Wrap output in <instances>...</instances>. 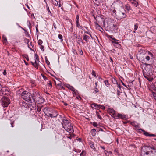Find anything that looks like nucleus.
I'll list each match as a JSON object with an SVG mask.
<instances>
[{
  "mask_svg": "<svg viewBox=\"0 0 156 156\" xmlns=\"http://www.w3.org/2000/svg\"><path fill=\"white\" fill-rule=\"evenodd\" d=\"M46 7H47V10L48 12H49V14H51V12H50V10L49 9V8L48 6V5H47V6H46Z\"/></svg>",
  "mask_w": 156,
  "mask_h": 156,
  "instance_id": "a18cd8bd",
  "label": "nucleus"
},
{
  "mask_svg": "<svg viewBox=\"0 0 156 156\" xmlns=\"http://www.w3.org/2000/svg\"><path fill=\"white\" fill-rule=\"evenodd\" d=\"M24 61L26 65L27 66L28 65V62H26L25 60H24Z\"/></svg>",
  "mask_w": 156,
  "mask_h": 156,
  "instance_id": "bf43d9fd",
  "label": "nucleus"
},
{
  "mask_svg": "<svg viewBox=\"0 0 156 156\" xmlns=\"http://www.w3.org/2000/svg\"><path fill=\"white\" fill-rule=\"evenodd\" d=\"M43 43L42 41L41 40H39L38 41V43L39 45H41Z\"/></svg>",
  "mask_w": 156,
  "mask_h": 156,
  "instance_id": "37998d69",
  "label": "nucleus"
},
{
  "mask_svg": "<svg viewBox=\"0 0 156 156\" xmlns=\"http://www.w3.org/2000/svg\"><path fill=\"white\" fill-rule=\"evenodd\" d=\"M129 1L131 3L133 4L136 7L138 5V3L135 0H129Z\"/></svg>",
  "mask_w": 156,
  "mask_h": 156,
  "instance_id": "a211bd4d",
  "label": "nucleus"
},
{
  "mask_svg": "<svg viewBox=\"0 0 156 156\" xmlns=\"http://www.w3.org/2000/svg\"><path fill=\"white\" fill-rule=\"evenodd\" d=\"M112 12L115 14V15L116 16V15L117 13H116V10L115 9H113L112 11Z\"/></svg>",
  "mask_w": 156,
  "mask_h": 156,
  "instance_id": "603ef678",
  "label": "nucleus"
},
{
  "mask_svg": "<svg viewBox=\"0 0 156 156\" xmlns=\"http://www.w3.org/2000/svg\"><path fill=\"white\" fill-rule=\"evenodd\" d=\"M73 34L74 35L75 37L77 39V37H78V36H77V35L75 34Z\"/></svg>",
  "mask_w": 156,
  "mask_h": 156,
  "instance_id": "e2e57ef3",
  "label": "nucleus"
},
{
  "mask_svg": "<svg viewBox=\"0 0 156 156\" xmlns=\"http://www.w3.org/2000/svg\"><path fill=\"white\" fill-rule=\"evenodd\" d=\"M147 53L148 55L150 56L151 59H152L154 58L153 54L151 52L149 51H148Z\"/></svg>",
  "mask_w": 156,
  "mask_h": 156,
  "instance_id": "4be33fe9",
  "label": "nucleus"
},
{
  "mask_svg": "<svg viewBox=\"0 0 156 156\" xmlns=\"http://www.w3.org/2000/svg\"><path fill=\"white\" fill-rule=\"evenodd\" d=\"M113 27H114V30L115 29V28L116 29V31H117V29H118V27L117 25L116 24H113Z\"/></svg>",
  "mask_w": 156,
  "mask_h": 156,
  "instance_id": "de8ad7c7",
  "label": "nucleus"
},
{
  "mask_svg": "<svg viewBox=\"0 0 156 156\" xmlns=\"http://www.w3.org/2000/svg\"><path fill=\"white\" fill-rule=\"evenodd\" d=\"M45 62L48 65H49L50 64V62L48 59L47 56L45 57Z\"/></svg>",
  "mask_w": 156,
  "mask_h": 156,
  "instance_id": "c756f323",
  "label": "nucleus"
},
{
  "mask_svg": "<svg viewBox=\"0 0 156 156\" xmlns=\"http://www.w3.org/2000/svg\"><path fill=\"white\" fill-rule=\"evenodd\" d=\"M41 76L45 80H47L48 79L43 74H41Z\"/></svg>",
  "mask_w": 156,
  "mask_h": 156,
  "instance_id": "79ce46f5",
  "label": "nucleus"
},
{
  "mask_svg": "<svg viewBox=\"0 0 156 156\" xmlns=\"http://www.w3.org/2000/svg\"><path fill=\"white\" fill-rule=\"evenodd\" d=\"M2 38L3 43L5 44H7L8 43V42L7 41L6 37L5 36V35H3L2 36Z\"/></svg>",
  "mask_w": 156,
  "mask_h": 156,
  "instance_id": "aec40b11",
  "label": "nucleus"
},
{
  "mask_svg": "<svg viewBox=\"0 0 156 156\" xmlns=\"http://www.w3.org/2000/svg\"><path fill=\"white\" fill-rule=\"evenodd\" d=\"M14 122H15L14 121H13L11 122L10 124L11 125V127H13L14 126Z\"/></svg>",
  "mask_w": 156,
  "mask_h": 156,
  "instance_id": "49530a36",
  "label": "nucleus"
},
{
  "mask_svg": "<svg viewBox=\"0 0 156 156\" xmlns=\"http://www.w3.org/2000/svg\"><path fill=\"white\" fill-rule=\"evenodd\" d=\"M104 83H105L106 86L107 87H108V85H109V83L108 81V80H105L104 81Z\"/></svg>",
  "mask_w": 156,
  "mask_h": 156,
  "instance_id": "2f4dec72",
  "label": "nucleus"
},
{
  "mask_svg": "<svg viewBox=\"0 0 156 156\" xmlns=\"http://www.w3.org/2000/svg\"><path fill=\"white\" fill-rule=\"evenodd\" d=\"M107 112L111 116L114 118L116 117L117 115L116 112L112 108H109L107 110Z\"/></svg>",
  "mask_w": 156,
  "mask_h": 156,
  "instance_id": "0eeeda50",
  "label": "nucleus"
},
{
  "mask_svg": "<svg viewBox=\"0 0 156 156\" xmlns=\"http://www.w3.org/2000/svg\"><path fill=\"white\" fill-rule=\"evenodd\" d=\"M98 129H97V131L98 132H99V131H103V130L101 128H98Z\"/></svg>",
  "mask_w": 156,
  "mask_h": 156,
  "instance_id": "09e8293b",
  "label": "nucleus"
},
{
  "mask_svg": "<svg viewBox=\"0 0 156 156\" xmlns=\"http://www.w3.org/2000/svg\"><path fill=\"white\" fill-rule=\"evenodd\" d=\"M39 62L38 61L35 60L34 62H30L31 63L32 65L34 66L36 69H38L39 66Z\"/></svg>",
  "mask_w": 156,
  "mask_h": 156,
  "instance_id": "f8f14e48",
  "label": "nucleus"
},
{
  "mask_svg": "<svg viewBox=\"0 0 156 156\" xmlns=\"http://www.w3.org/2000/svg\"><path fill=\"white\" fill-rule=\"evenodd\" d=\"M85 33H86L87 34H88L89 35H90V37H92V36H91V34H90V33L88 32H85Z\"/></svg>",
  "mask_w": 156,
  "mask_h": 156,
  "instance_id": "13d9d810",
  "label": "nucleus"
},
{
  "mask_svg": "<svg viewBox=\"0 0 156 156\" xmlns=\"http://www.w3.org/2000/svg\"><path fill=\"white\" fill-rule=\"evenodd\" d=\"M96 114L97 116L98 117V118L100 119H102V117L100 115L99 112L98 111H96Z\"/></svg>",
  "mask_w": 156,
  "mask_h": 156,
  "instance_id": "bb28decb",
  "label": "nucleus"
},
{
  "mask_svg": "<svg viewBox=\"0 0 156 156\" xmlns=\"http://www.w3.org/2000/svg\"><path fill=\"white\" fill-rule=\"evenodd\" d=\"M18 93L21 94V98L28 102H31L32 94L26 91H23L22 89L18 91Z\"/></svg>",
  "mask_w": 156,
  "mask_h": 156,
  "instance_id": "f03ea898",
  "label": "nucleus"
},
{
  "mask_svg": "<svg viewBox=\"0 0 156 156\" xmlns=\"http://www.w3.org/2000/svg\"><path fill=\"white\" fill-rule=\"evenodd\" d=\"M55 2H53V4L56 6H57L58 5V2L56 0H55Z\"/></svg>",
  "mask_w": 156,
  "mask_h": 156,
  "instance_id": "c03bdc74",
  "label": "nucleus"
},
{
  "mask_svg": "<svg viewBox=\"0 0 156 156\" xmlns=\"http://www.w3.org/2000/svg\"><path fill=\"white\" fill-rule=\"evenodd\" d=\"M79 54L82 55H83V52L82 50L81 49H80V50H79Z\"/></svg>",
  "mask_w": 156,
  "mask_h": 156,
  "instance_id": "8fccbe9b",
  "label": "nucleus"
},
{
  "mask_svg": "<svg viewBox=\"0 0 156 156\" xmlns=\"http://www.w3.org/2000/svg\"><path fill=\"white\" fill-rule=\"evenodd\" d=\"M42 107V106L41 107H38L37 109V111L38 112H39L40 113H41V108Z\"/></svg>",
  "mask_w": 156,
  "mask_h": 156,
  "instance_id": "ea45409f",
  "label": "nucleus"
},
{
  "mask_svg": "<svg viewBox=\"0 0 156 156\" xmlns=\"http://www.w3.org/2000/svg\"><path fill=\"white\" fill-rule=\"evenodd\" d=\"M100 108H101L102 109L104 110L105 109V108L104 106L103 105H99Z\"/></svg>",
  "mask_w": 156,
  "mask_h": 156,
  "instance_id": "4c0bfd02",
  "label": "nucleus"
},
{
  "mask_svg": "<svg viewBox=\"0 0 156 156\" xmlns=\"http://www.w3.org/2000/svg\"><path fill=\"white\" fill-rule=\"evenodd\" d=\"M144 77L146 78L149 81L151 82L153 80L152 78L150 77L147 74L144 73Z\"/></svg>",
  "mask_w": 156,
  "mask_h": 156,
  "instance_id": "6ab92c4d",
  "label": "nucleus"
},
{
  "mask_svg": "<svg viewBox=\"0 0 156 156\" xmlns=\"http://www.w3.org/2000/svg\"><path fill=\"white\" fill-rule=\"evenodd\" d=\"M91 74L93 76H94V77H96V73L95 71H94V70H93L92 71Z\"/></svg>",
  "mask_w": 156,
  "mask_h": 156,
  "instance_id": "e433bc0d",
  "label": "nucleus"
},
{
  "mask_svg": "<svg viewBox=\"0 0 156 156\" xmlns=\"http://www.w3.org/2000/svg\"><path fill=\"white\" fill-rule=\"evenodd\" d=\"M63 4V3L62 2V1L59 0V1L58 7H61L62 5Z\"/></svg>",
  "mask_w": 156,
  "mask_h": 156,
  "instance_id": "7c9ffc66",
  "label": "nucleus"
},
{
  "mask_svg": "<svg viewBox=\"0 0 156 156\" xmlns=\"http://www.w3.org/2000/svg\"><path fill=\"white\" fill-rule=\"evenodd\" d=\"M70 121V120L69 119H67L65 118L62 119L61 124L63 128L66 130L70 133H73L74 132V130Z\"/></svg>",
  "mask_w": 156,
  "mask_h": 156,
  "instance_id": "f257e3e1",
  "label": "nucleus"
},
{
  "mask_svg": "<svg viewBox=\"0 0 156 156\" xmlns=\"http://www.w3.org/2000/svg\"><path fill=\"white\" fill-rule=\"evenodd\" d=\"M110 62H113L112 58L111 57L110 58Z\"/></svg>",
  "mask_w": 156,
  "mask_h": 156,
  "instance_id": "69168bd1",
  "label": "nucleus"
},
{
  "mask_svg": "<svg viewBox=\"0 0 156 156\" xmlns=\"http://www.w3.org/2000/svg\"><path fill=\"white\" fill-rule=\"evenodd\" d=\"M89 145L91 147V148L94 151H96V149L95 148V145L94 144V143L90 141L89 142Z\"/></svg>",
  "mask_w": 156,
  "mask_h": 156,
  "instance_id": "4468645a",
  "label": "nucleus"
},
{
  "mask_svg": "<svg viewBox=\"0 0 156 156\" xmlns=\"http://www.w3.org/2000/svg\"><path fill=\"white\" fill-rule=\"evenodd\" d=\"M76 41L77 43L79 45L80 44L81 42H82L83 44H84L83 41L80 35L78 36V37H77L76 39Z\"/></svg>",
  "mask_w": 156,
  "mask_h": 156,
  "instance_id": "2eb2a0df",
  "label": "nucleus"
},
{
  "mask_svg": "<svg viewBox=\"0 0 156 156\" xmlns=\"http://www.w3.org/2000/svg\"><path fill=\"white\" fill-rule=\"evenodd\" d=\"M119 41V40L113 37L112 39V42L115 46L117 48H119L121 47V45L119 44V42H118Z\"/></svg>",
  "mask_w": 156,
  "mask_h": 156,
  "instance_id": "6e6552de",
  "label": "nucleus"
},
{
  "mask_svg": "<svg viewBox=\"0 0 156 156\" xmlns=\"http://www.w3.org/2000/svg\"><path fill=\"white\" fill-rule=\"evenodd\" d=\"M66 86L67 88L73 92V94L76 93V91H77V90H76L72 86H70L69 84H68Z\"/></svg>",
  "mask_w": 156,
  "mask_h": 156,
  "instance_id": "ddd939ff",
  "label": "nucleus"
},
{
  "mask_svg": "<svg viewBox=\"0 0 156 156\" xmlns=\"http://www.w3.org/2000/svg\"><path fill=\"white\" fill-rule=\"evenodd\" d=\"M143 133L144 135H145L146 136H153L154 137L156 136V135L154 134H149V133L145 131L144 130H143Z\"/></svg>",
  "mask_w": 156,
  "mask_h": 156,
  "instance_id": "dca6fc26",
  "label": "nucleus"
},
{
  "mask_svg": "<svg viewBox=\"0 0 156 156\" xmlns=\"http://www.w3.org/2000/svg\"><path fill=\"white\" fill-rule=\"evenodd\" d=\"M97 130L95 129H93L91 130V133L93 136H95L96 134Z\"/></svg>",
  "mask_w": 156,
  "mask_h": 156,
  "instance_id": "412c9836",
  "label": "nucleus"
},
{
  "mask_svg": "<svg viewBox=\"0 0 156 156\" xmlns=\"http://www.w3.org/2000/svg\"><path fill=\"white\" fill-rule=\"evenodd\" d=\"M152 149L151 147L147 146L144 147L142 148V150L144 151V152H145L147 155H148L150 152L151 153H153Z\"/></svg>",
  "mask_w": 156,
  "mask_h": 156,
  "instance_id": "423d86ee",
  "label": "nucleus"
},
{
  "mask_svg": "<svg viewBox=\"0 0 156 156\" xmlns=\"http://www.w3.org/2000/svg\"><path fill=\"white\" fill-rule=\"evenodd\" d=\"M138 24L137 23H135L134 25V33L135 32V31L137 30L138 29Z\"/></svg>",
  "mask_w": 156,
  "mask_h": 156,
  "instance_id": "b1692460",
  "label": "nucleus"
},
{
  "mask_svg": "<svg viewBox=\"0 0 156 156\" xmlns=\"http://www.w3.org/2000/svg\"><path fill=\"white\" fill-rule=\"evenodd\" d=\"M34 56L35 58V60L38 61V62H39V59L37 54H35Z\"/></svg>",
  "mask_w": 156,
  "mask_h": 156,
  "instance_id": "a878e982",
  "label": "nucleus"
},
{
  "mask_svg": "<svg viewBox=\"0 0 156 156\" xmlns=\"http://www.w3.org/2000/svg\"><path fill=\"white\" fill-rule=\"evenodd\" d=\"M32 98L31 102L32 101L38 102H41V101L43 98L39 94L37 90L33 92L32 94Z\"/></svg>",
  "mask_w": 156,
  "mask_h": 156,
  "instance_id": "7ed1b4c3",
  "label": "nucleus"
},
{
  "mask_svg": "<svg viewBox=\"0 0 156 156\" xmlns=\"http://www.w3.org/2000/svg\"><path fill=\"white\" fill-rule=\"evenodd\" d=\"M90 39V37L89 36L86 35H83V40L85 41L86 43L88 42Z\"/></svg>",
  "mask_w": 156,
  "mask_h": 156,
  "instance_id": "f3484780",
  "label": "nucleus"
},
{
  "mask_svg": "<svg viewBox=\"0 0 156 156\" xmlns=\"http://www.w3.org/2000/svg\"><path fill=\"white\" fill-rule=\"evenodd\" d=\"M78 28H79V29H80L82 30H83V27L81 25H80V26H79V27H78Z\"/></svg>",
  "mask_w": 156,
  "mask_h": 156,
  "instance_id": "4d7b16f0",
  "label": "nucleus"
},
{
  "mask_svg": "<svg viewBox=\"0 0 156 156\" xmlns=\"http://www.w3.org/2000/svg\"><path fill=\"white\" fill-rule=\"evenodd\" d=\"M84 153H85V151H82L80 154V156H83L84 155H85V154H84Z\"/></svg>",
  "mask_w": 156,
  "mask_h": 156,
  "instance_id": "864d4df0",
  "label": "nucleus"
},
{
  "mask_svg": "<svg viewBox=\"0 0 156 156\" xmlns=\"http://www.w3.org/2000/svg\"><path fill=\"white\" fill-rule=\"evenodd\" d=\"M145 58L146 60L148 61H149L150 59H151L150 56H148V55L145 56Z\"/></svg>",
  "mask_w": 156,
  "mask_h": 156,
  "instance_id": "72a5a7b5",
  "label": "nucleus"
},
{
  "mask_svg": "<svg viewBox=\"0 0 156 156\" xmlns=\"http://www.w3.org/2000/svg\"><path fill=\"white\" fill-rule=\"evenodd\" d=\"M36 30L37 32H38V29L37 27H36Z\"/></svg>",
  "mask_w": 156,
  "mask_h": 156,
  "instance_id": "338daca9",
  "label": "nucleus"
},
{
  "mask_svg": "<svg viewBox=\"0 0 156 156\" xmlns=\"http://www.w3.org/2000/svg\"><path fill=\"white\" fill-rule=\"evenodd\" d=\"M152 94L156 101V90H155L154 91L152 92Z\"/></svg>",
  "mask_w": 156,
  "mask_h": 156,
  "instance_id": "cd10ccee",
  "label": "nucleus"
},
{
  "mask_svg": "<svg viewBox=\"0 0 156 156\" xmlns=\"http://www.w3.org/2000/svg\"><path fill=\"white\" fill-rule=\"evenodd\" d=\"M67 137H68V138L71 139H72V136L71 135H70V136H68Z\"/></svg>",
  "mask_w": 156,
  "mask_h": 156,
  "instance_id": "052dcab7",
  "label": "nucleus"
},
{
  "mask_svg": "<svg viewBox=\"0 0 156 156\" xmlns=\"http://www.w3.org/2000/svg\"><path fill=\"white\" fill-rule=\"evenodd\" d=\"M48 86L50 87H52V84L51 82L50 81H49L48 82Z\"/></svg>",
  "mask_w": 156,
  "mask_h": 156,
  "instance_id": "473e14b6",
  "label": "nucleus"
},
{
  "mask_svg": "<svg viewBox=\"0 0 156 156\" xmlns=\"http://www.w3.org/2000/svg\"><path fill=\"white\" fill-rule=\"evenodd\" d=\"M91 108L92 109H95L98 110L100 109L99 105L96 103H93L90 105Z\"/></svg>",
  "mask_w": 156,
  "mask_h": 156,
  "instance_id": "9d476101",
  "label": "nucleus"
},
{
  "mask_svg": "<svg viewBox=\"0 0 156 156\" xmlns=\"http://www.w3.org/2000/svg\"><path fill=\"white\" fill-rule=\"evenodd\" d=\"M76 23L79 22V15L78 14L76 16Z\"/></svg>",
  "mask_w": 156,
  "mask_h": 156,
  "instance_id": "58836bf2",
  "label": "nucleus"
},
{
  "mask_svg": "<svg viewBox=\"0 0 156 156\" xmlns=\"http://www.w3.org/2000/svg\"><path fill=\"white\" fill-rule=\"evenodd\" d=\"M3 74L5 75V76L7 74V72L6 70H4V71L3 72Z\"/></svg>",
  "mask_w": 156,
  "mask_h": 156,
  "instance_id": "3c124183",
  "label": "nucleus"
},
{
  "mask_svg": "<svg viewBox=\"0 0 156 156\" xmlns=\"http://www.w3.org/2000/svg\"><path fill=\"white\" fill-rule=\"evenodd\" d=\"M48 115L47 116L51 118H56L58 115V113L56 111H54L52 112V114L48 113Z\"/></svg>",
  "mask_w": 156,
  "mask_h": 156,
  "instance_id": "1a4fd4ad",
  "label": "nucleus"
},
{
  "mask_svg": "<svg viewBox=\"0 0 156 156\" xmlns=\"http://www.w3.org/2000/svg\"><path fill=\"white\" fill-rule=\"evenodd\" d=\"M98 92H99V90L97 88L95 87L94 89V91L93 93H97Z\"/></svg>",
  "mask_w": 156,
  "mask_h": 156,
  "instance_id": "f704fd0d",
  "label": "nucleus"
},
{
  "mask_svg": "<svg viewBox=\"0 0 156 156\" xmlns=\"http://www.w3.org/2000/svg\"><path fill=\"white\" fill-rule=\"evenodd\" d=\"M10 102L9 99L7 98H4L2 99V105L4 107H7Z\"/></svg>",
  "mask_w": 156,
  "mask_h": 156,
  "instance_id": "39448f33",
  "label": "nucleus"
},
{
  "mask_svg": "<svg viewBox=\"0 0 156 156\" xmlns=\"http://www.w3.org/2000/svg\"><path fill=\"white\" fill-rule=\"evenodd\" d=\"M48 108L47 107H45L43 109V111L44 113H45L46 112L48 111Z\"/></svg>",
  "mask_w": 156,
  "mask_h": 156,
  "instance_id": "a19ab883",
  "label": "nucleus"
},
{
  "mask_svg": "<svg viewBox=\"0 0 156 156\" xmlns=\"http://www.w3.org/2000/svg\"><path fill=\"white\" fill-rule=\"evenodd\" d=\"M120 93V91L119 90H117V94H118V96L119 95V94H120L119 93Z\"/></svg>",
  "mask_w": 156,
  "mask_h": 156,
  "instance_id": "680f3d73",
  "label": "nucleus"
},
{
  "mask_svg": "<svg viewBox=\"0 0 156 156\" xmlns=\"http://www.w3.org/2000/svg\"><path fill=\"white\" fill-rule=\"evenodd\" d=\"M118 118H120L122 119H126V115H122V114L118 113L117 114L116 117L115 118L118 119Z\"/></svg>",
  "mask_w": 156,
  "mask_h": 156,
  "instance_id": "9b49d317",
  "label": "nucleus"
},
{
  "mask_svg": "<svg viewBox=\"0 0 156 156\" xmlns=\"http://www.w3.org/2000/svg\"><path fill=\"white\" fill-rule=\"evenodd\" d=\"M76 27H79V26H80V25L79 24V22L76 23Z\"/></svg>",
  "mask_w": 156,
  "mask_h": 156,
  "instance_id": "5fc2aeb1",
  "label": "nucleus"
},
{
  "mask_svg": "<svg viewBox=\"0 0 156 156\" xmlns=\"http://www.w3.org/2000/svg\"><path fill=\"white\" fill-rule=\"evenodd\" d=\"M25 58L27 61H29L28 56L27 55L25 57Z\"/></svg>",
  "mask_w": 156,
  "mask_h": 156,
  "instance_id": "6e6d98bb",
  "label": "nucleus"
},
{
  "mask_svg": "<svg viewBox=\"0 0 156 156\" xmlns=\"http://www.w3.org/2000/svg\"><path fill=\"white\" fill-rule=\"evenodd\" d=\"M116 16L119 19H122L126 17V11L123 9H119L118 11Z\"/></svg>",
  "mask_w": 156,
  "mask_h": 156,
  "instance_id": "20e7f679",
  "label": "nucleus"
},
{
  "mask_svg": "<svg viewBox=\"0 0 156 156\" xmlns=\"http://www.w3.org/2000/svg\"><path fill=\"white\" fill-rule=\"evenodd\" d=\"M131 124L136 128H137L138 126V125L137 124V123L135 122L134 121L131 122Z\"/></svg>",
  "mask_w": 156,
  "mask_h": 156,
  "instance_id": "393cba45",
  "label": "nucleus"
},
{
  "mask_svg": "<svg viewBox=\"0 0 156 156\" xmlns=\"http://www.w3.org/2000/svg\"><path fill=\"white\" fill-rule=\"evenodd\" d=\"M92 125L94 127H98V125L97 123L96 122H94L93 123Z\"/></svg>",
  "mask_w": 156,
  "mask_h": 156,
  "instance_id": "c9c22d12",
  "label": "nucleus"
},
{
  "mask_svg": "<svg viewBox=\"0 0 156 156\" xmlns=\"http://www.w3.org/2000/svg\"><path fill=\"white\" fill-rule=\"evenodd\" d=\"M125 9L128 11H129L131 9V7L129 4H126L125 5Z\"/></svg>",
  "mask_w": 156,
  "mask_h": 156,
  "instance_id": "5701e85b",
  "label": "nucleus"
},
{
  "mask_svg": "<svg viewBox=\"0 0 156 156\" xmlns=\"http://www.w3.org/2000/svg\"><path fill=\"white\" fill-rule=\"evenodd\" d=\"M122 84L125 87H127V86H126L123 82L122 81Z\"/></svg>",
  "mask_w": 156,
  "mask_h": 156,
  "instance_id": "0e129e2a",
  "label": "nucleus"
},
{
  "mask_svg": "<svg viewBox=\"0 0 156 156\" xmlns=\"http://www.w3.org/2000/svg\"><path fill=\"white\" fill-rule=\"evenodd\" d=\"M58 37L61 40V41L62 42L63 41V37L62 35L61 34H59L58 35Z\"/></svg>",
  "mask_w": 156,
  "mask_h": 156,
  "instance_id": "c85d7f7f",
  "label": "nucleus"
},
{
  "mask_svg": "<svg viewBox=\"0 0 156 156\" xmlns=\"http://www.w3.org/2000/svg\"><path fill=\"white\" fill-rule=\"evenodd\" d=\"M101 148L103 150H105V147L104 146H101Z\"/></svg>",
  "mask_w": 156,
  "mask_h": 156,
  "instance_id": "774afa93",
  "label": "nucleus"
}]
</instances>
